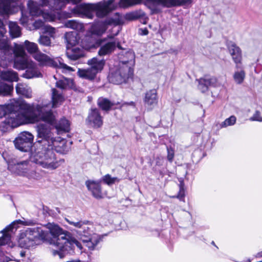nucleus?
<instances>
[{
    "instance_id": "1",
    "label": "nucleus",
    "mask_w": 262,
    "mask_h": 262,
    "mask_svg": "<svg viewBox=\"0 0 262 262\" xmlns=\"http://www.w3.org/2000/svg\"><path fill=\"white\" fill-rule=\"evenodd\" d=\"M4 116H6L5 119L0 125L3 132L24 124L40 120L52 124L54 120V116L47 104H30L16 100L0 105V118Z\"/></svg>"
},
{
    "instance_id": "2",
    "label": "nucleus",
    "mask_w": 262,
    "mask_h": 262,
    "mask_svg": "<svg viewBox=\"0 0 262 262\" xmlns=\"http://www.w3.org/2000/svg\"><path fill=\"white\" fill-rule=\"evenodd\" d=\"M36 131V148L31 151L30 160L43 168H57L64 162V160L57 158L54 149L61 152L56 148L58 143L63 142V140L60 137H55L51 127L45 124H38Z\"/></svg>"
},
{
    "instance_id": "3",
    "label": "nucleus",
    "mask_w": 262,
    "mask_h": 262,
    "mask_svg": "<svg viewBox=\"0 0 262 262\" xmlns=\"http://www.w3.org/2000/svg\"><path fill=\"white\" fill-rule=\"evenodd\" d=\"M45 227L49 230L51 237H48L47 233V239L50 245L57 247V250H53L52 254L55 256L59 255L60 258L64 256V252L68 251V249L72 248L75 245L80 249H82L81 244L74 237L71 236V234L63 230L59 226L54 223H49L45 225Z\"/></svg>"
},
{
    "instance_id": "4",
    "label": "nucleus",
    "mask_w": 262,
    "mask_h": 262,
    "mask_svg": "<svg viewBox=\"0 0 262 262\" xmlns=\"http://www.w3.org/2000/svg\"><path fill=\"white\" fill-rule=\"evenodd\" d=\"M66 222L76 229L77 233L80 236L84 246L90 250H94L102 240V236L94 233L92 229L93 225L87 221H78L68 216Z\"/></svg>"
},
{
    "instance_id": "5",
    "label": "nucleus",
    "mask_w": 262,
    "mask_h": 262,
    "mask_svg": "<svg viewBox=\"0 0 262 262\" xmlns=\"http://www.w3.org/2000/svg\"><path fill=\"white\" fill-rule=\"evenodd\" d=\"M114 0H103L96 4H81L75 6L72 12L76 16L92 19L96 13L98 17H103L114 8Z\"/></svg>"
},
{
    "instance_id": "6",
    "label": "nucleus",
    "mask_w": 262,
    "mask_h": 262,
    "mask_svg": "<svg viewBox=\"0 0 262 262\" xmlns=\"http://www.w3.org/2000/svg\"><path fill=\"white\" fill-rule=\"evenodd\" d=\"M126 56L129 60L123 61L115 71L111 73L108 76L110 82L119 84L125 82L133 74V70L128 64L131 65L134 63L135 55L132 52H128Z\"/></svg>"
},
{
    "instance_id": "7",
    "label": "nucleus",
    "mask_w": 262,
    "mask_h": 262,
    "mask_svg": "<svg viewBox=\"0 0 262 262\" xmlns=\"http://www.w3.org/2000/svg\"><path fill=\"white\" fill-rule=\"evenodd\" d=\"M8 169L11 172L18 176L26 177L29 179L37 180L39 174L31 169L28 161H23L16 163L9 162Z\"/></svg>"
},
{
    "instance_id": "8",
    "label": "nucleus",
    "mask_w": 262,
    "mask_h": 262,
    "mask_svg": "<svg viewBox=\"0 0 262 262\" xmlns=\"http://www.w3.org/2000/svg\"><path fill=\"white\" fill-rule=\"evenodd\" d=\"M24 48L21 45H17L13 49L8 40L0 41V51L3 58L8 62L12 61L14 57L27 56Z\"/></svg>"
},
{
    "instance_id": "9",
    "label": "nucleus",
    "mask_w": 262,
    "mask_h": 262,
    "mask_svg": "<svg viewBox=\"0 0 262 262\" xmlns=\"http://www.w3.org/2000/svg\"><path fill=\"white\" fill-rule=\"evenodd\" d=\"M32 56L36 60L39 62L41 65H47L58 68L62 69L63 72H64L75 71L73 68L67 66L60 60H58V62H57L50 58L47 55L41 53L39 50L35 53Z\"/></svg>"
},
{
    "instance_id": "10",
    "label": "nucleus",
    "mask_w": 262,
    "mask_h": 262,
    "mask_svg": "<svg viewBox=\"0 0 262 262\" xmlns=\"http://www.w3.org/2000/svg\"><path fill=\"white\" fill-rule=\"evenodd\" d=\"M34 136L28 132H23L19 134L14 141L16 149L23 152L29 151L32 146Z\"/></svg>"
},
{
    "instance_id": "11",
    "label": "nucleus",
    "mask_w": 262,
    "mask_h": 262,
    "mask_svg": "<svg viewBox=\"0 0 262 262\" xmlns=\"http://www.w3.org/2000/svg\"><path fill=\"white\" fill-rule=\"evenodd\" d=\"M106 39H99L96 41L95 43H91L85 46L84 48L86 50L92 48H96L100 47L98 51L99 56L107 55L112 53L116 48V42L115 41H110L105 42Z\"/></svg>"
},
{
    "instance_id": "12",
    "label": "nucleus",
    "mask_w": 262,
    "mask_h": 262,
    "mask_svg": "<svg viewBox=\"0 0 262 262\" xmlns=\"http://www.w3.org/2000/svg\"><path fill=\"white\" fill-rule=\"evenodd\" d=\"M20 223L24 225H32L34 224V222L32 220L24 221L21 220H17L13 222L11 224L6 227L1 232L4 233L3 236L0 237V246L7 244L11 240V235L8 232H13V229L17 228L16 224Z\"/></svg>"
},
{
    "instance_id": "13",
    "label": "nucleus",
    "mask_w": 262,
    "mask_h": 262,
    "mask_svg": "<svg viewBox=\"0 0 262 262\" xmlns=\"http://www.w3.org/2000/svg\"><path fill=\"white\" fill-rule=\"evenodd\" d=\"M28 237L37 242L39 239H47V232L43 231L40 227H36L27 228L21 232Z\"/></svg>"
},
{
    "instance_id": "14",
    "label": "nucleus",
    "mask_w": 262,
    "mask_h": 262,
    "mask_svg": "<svg viewBox=\"0 0 262 262\" xmlns=\"http://www.w3.org/2000/svg\"><path fill=\"white\" fill-rule=\"evenodd\" d=\"M50 0H39V6L41 7L49 6L52 10H58L64 8L67 4L71 2L77 3L78 0H53V4H50Z\"/></svg>"
},
{
    "instance_id": "15",
    "label": "nucleus",
    "mask_w": 262,
    "mask_h": 262,
    "mask_svg": "<svg viewBox=\"0 0 262 262\" xmlns=\"http://www.w3.org/2000/svg\"><path fill=\"white\" fill-rule=\"evenodd\" d=\"M36 2L30 0L28 3V7L29 10L30 14L32 16H38L42 15L46 21H50L51 20L49 14L43 13L39 8Z\"/></svg>"
},
{
    "instance_id": "16",
    "label": "nucleus",
    "mask_w": 262,
    "mask_h": 262,
    "mask_svg": "<svg viewBox=\"0 0 262 262\" xmlns=\"http://www.w3.org/2000/svg\"><path fill=\"white\" fill-rule=\"evenodd\" d=\"M228 50L233 60L236 64V68L237 69H240V64L242 63V59L241 50L233 43L228 46Z\"/></svg>"
},
{
    "instance_id": "17",
    "label": "nucleus",
    "mask_w": 262,
    "mask_h": 262,
    "mask_svg": "<svg viewBox=\"0 0 262 262\" xmlns=\"http://www.w3.org/2000/svg\"><path fill=\"white\" fill-rule=\"evenodd\" d=\"M88 120L93 127L98 128L103 124L102 117L97 108H92L89 112Z\"/></svg>"
},
{
    "instance_id": "18",
    "label": "nucleus",
    "mask_w": 262,
    "mask_h": 262,
    "mask_svg": "<svg viewBox=\"0 0 262 262\" xmlns=\"http://www.w3.org/2000/svg\"><path fill=\"white\" fill-rule=\"evenodd\" d=\"M25 69H26V70L22 75V76L25 78L31 79L42 77V74L38 70L36 64L32 60Z\"/></svg>"
},
{
    "instance_id": "19",
    "label": "nucleus",
    "mask_w": 262,
    "mask_h": 262,
    "mask_svg": "<svg viewBox=\"0 0 262 262\" xmlns=\"http://www.w3.org/2000/svg\"><path fill=\"white\" fill-rule=\"evenodd\" d=\"M85 184L94 197L98 199L102 198L101 188L99 182L88 181Z\"/></svg>"
},
{
    "instance_id": "20",
    "label": "nucleus",
    "mask_w": 262,
    "mask_h": 262,
    "mask_svg": "<svg viewBox=\"0 0 262 262\" xmlns=\"http://www.w3.org/2000/svg\"><path fill=\"white\" fill-rule=\"evenodd\" d=\"M84 55L83 50L78 47H67L66 55L71 60H76L82 57Z\"/></svg>"
},
{
    "instance_id": "21",
    "label": "nucleus",
    "mask_w": 262,
    "mask_h": 262,
    "mask_svg": "<svg viewBox=\"0 0 262 262\" xmlns=\"http://www.w3.org/2000/svg\"><path fill=\"white\" fill-rule=\"evenodd\" d=\"M54 127L58 135H62L70 131V123L68 120L63 117L55 122Z\"/></svg>"
},
{
    "instance_id": "22",
    "label": "nucleus",
    "mask_w": 262,
    "mask_h": 262,
    "mask_svg": "<svg viewBox=\"0 0 262 262\" xmlns=\"http://www.w3.org/2000/svg\"><path fill=\"white\" fill-rule=\"evenodd\" d=\"M13 60V68L18 70L25 69L32 61L28 58L27 56L15 57Z\"/></svg>"
},
{
    "instance_id": "23",
    "label": "nucleus",
    "mask_w": 262,
    "mask_h": 262,
    "mask_svg": "<svg viewBox=\"0 0 262 262\" xmlns=\"http://www.w3.org/2000/svg\"><path fill=\"white\" fill-rule=\"evenodd\" d=\"M144 102L151 108L154 107L158 103L157 91L155 89L148 91L145 96Z\"/></svg>"
},
{
    "instance_id": "24",
    "label": "nucleus",
    "mask_w": 262,
    "mask_h": 262,
    "mask_svg": "<svg viewBox=\"0 0 262 262\" xmlns=\"http://www.w3.org/2000/svg\"><path fill=\"white\" fill-rule=\"evenodd\" d=\"M105 62L104 59H99L97 57H94L88 60V64L90 66V68L97 74L102 70Z\"/></svg>"
},
{
    "instance_id": "25",
    "label": "nucleus",
    "mask_w": 262,
    "mask_h": 262,
    "mask_svg": "<svg viewBox=\"0 0 262 262\" xmlns=\"http://www.w3.org/2000/svg\"><path fill=\"white\" fill-rule=\"evenodd\" d=\"M16 93L27 98H30L32 96V92L31 88L28 85L18 83L15 87Z\"/></svg>"
},
{
    "instance_id": "26",
    "label": "nucleus",
    "mask_w": 262,
    "mask_h": 262,
    "mask_svg": "<svg viewBox=\"0 0 262 262\" xmlns=\"http://www.w3.org/2000/svg\"><path fill=\"white\" fill-rule=\"evenodd\" d=\"M1 79L8 82L17 81L18 76L17 73L13 70H3L0 72Z\"/></svg>"
},
{
    "instance_id": "27",
    "label": "nucleus",
    "mask_w": 262,
    "mask_h": 262,
    "mask_svg": "<svg viewBox=\"0 0 262 262\" xmlns=\"http://www.w3.org/2000/svg\"><path fill=\"white\" fill-rule=\"evenodd\" d=\"M18 242L20 247L27 249L36 244V242L22 233L20 234Z\"/></svg>"
},
{
    "instance_id": "28",
    "label": "nucleus",
    "mask_w": 262,
    "mask_h": 262,
    "mask_svg": "<svg viewBox=\"0 0 262 262\" xmlns=\"http://www.w3.org/2000/svg\"><path fill=\"white\" fill-rule=\"evenodd\" d=\"M52 107H56L61 104L64 100L62 94L55 89H52Z\"/></svg>"
},
{
    "instance_id": "29",
    "label": "nucleus",
    "mask_w": 262,
    "mask_h": 262,
    "mask_svg": "<svg viewBox=\"0 0 262 262\" xmlns=\"http://www.w3.org/2000/svg\"><path fill=\"white\" fill-rule=\"evenodd\" d=\"M77 74L80 77L91 80L94 79L97 75L91 68L87 69H78Z\"/></svg>"
},
{
    "instance_id": "30",
    "label": "nucleus",
    "mask_w": 262,
    "mask_h": 262,
    "mask_svg": "<svg viewBox=\"0 0 262 262\" xmlns=\"http://www.w3.org/2000/svg\"><path fill=\"white\" fill-rule=\"evenodd\" d=\"M17 0H1L0 7L7 13H11L16 5Z\"/></svg>"
},
{
    "instance_id": "31",
    "label": "nucleus",
    "mask_w": 262,
    "mask_h": 262,
    "mask_svg": "<svg viewBox=\"0 0 262 262\" xmlns=\"http://www.w3.org/2000/svg\"><path fill=\"white\" fill-rule=\"evenodd\" d=\"M56 86L61 90L72 89L74 86L72 79L63 78L56 82Z\"/></svg>"
},
{
    "instance_id": "32",
    "label": "nucleus",
    "mask_w": 262,
    "mask_h": 262,
    "mask_svg": "<svg viewBox=\"0 0 262 262\" xmlns=\"http://www.w3.org/2000/svg\"><path fill=\"white\" fill-rule=\"evenodd\" d=\"M153 3L162 5L164 7H171L175 6H180L182 3L181 0H150Z\"/></svg>"
},
{
    "instance_id": "33",
    "label": "nucleus",
    "mask_w": 262,
    "mask_h": 262,
    "mask_svg": "<svg viewBox=\"0 0 262 262\" xmlns=\"http://www.w3.org/2000/svg\"><path fill=\"white\" fill-rule=\"evenodd\" d=\"M105 20L103 23H99L93 25L91 28V32L92 34L101 35L103 34L107 29Z\"/></svg>"
},
{
    "instance_id": "34",
    "label": "nucleus",
    "mask_w": 262,
    "mask_h": 262,
    "mask_svg": "<svg viewBox=\"0 0 262 262\" xmlns=\"http://www.w3.org/2000/svg\"><path fill=\"white\" fill-rule=\"evenodd\" d=\"M12 84H8L3 82H0V96H10L13 92Z\"/></svg>"
},
{
    "instance_id": "35",
    "label": "nucleus",
    "mask_w": 262,
    "mask_h": 262,
    "mask_svg": "<svg viewBox=\"0 0 262 262\" xmlns=\"http://www.w3.org/2000/svg\"><path fill=\"white\" fill-rule=\"evenodd\" d=\"M65 26L78 31H83L84 30L83 24L75 20H68L65 23Z\"/></svg>"
},
{
    "instance_id": "36",
    "label": "nucleus",
    "mask_w": 262,
    "mask_h": 262,
    "mask_svg": "<svg viewBox=\"0 0 262 262\" xmlns=\"http://www.w3.org/2000/svg\"><path fill=\"white\" fill-rule=\"evenodd\" d=\"M9 28L10 34L12 38L18 37L20 36V28L15 22H10Z\"/></svg>"
},
{
    "instance_id": "37",
    "label": "nucleus",
    "mask_w": 262,
    "mask_h": 262,
    "mask_svg": "<svg viewBox=\"0 0 262 262\" xmlns=\"http://www.w3.org/2000/svg\"><path fill=\"white\" fill-rule=\"evenodd\" d=\"M76 33H66L65 35L66 39L68 43L67 47L76 46L79 40L77 37Z\"/></svg>"
},
{
    "instance_id": "38",
    "label": "nucleus",
    "mask_w": 262,
    "mask_h": 262,
    "mask_svg": "<svg viewBox=\"0 0 262 262\" xmlns=\"http://www.w3.org/2000/svg\"><path fill=\"white\" fill-rule=\"evenodd\" d=\"M123 23V19L119 14L116 13L115 15L112 17L108 18L105 20V23L108 25H115L117 26Z\"/></svg>"
},
{
    "instance_id": "39",
    "label": "nucleus",
    "mask_w": 262,
    "mask_h": 262,
    "mask_svg": "<svg viewBox=\"0 0 262 262\" xmlns=\"http://www.w3.org/2000/svg\"><path fill=\"white\" fill-rule=\"evenodd\" d=\"M24 47L27 51L32 55L39 50L38 46L36 43L30 42L28 40H26L24 42Z\"/></svg>"
},
{
    "instance_id": "40",
    "label": "nucleus",
    "mask_w": 262,
    "mask_h": 262,
    "mask_svg": "<svg viewBox=\"0 0 262 262\" xmlns=\"http://www.w3.org/2000/svg\"><path fill=\"white\" fill-rule=\"evenodd\" d=\"M239 69H241L240 71L235 72L233 75V79L235 82L238 84L243 82L246 76L245 72L242 69L241 67Z\"/></svg>"
},
{
    "instance_id": "41",
    "label": "nucleus",
    "mask_w": 262,
    "mask_h": 262,
    "mask_svg": "<svg viewBox=\"0 0 262 262\" xmlns=\"http://www.w3.org/2000/svg\"><path fill=\"white\" fill-rule=\"evenodd\" d=\"M99 106L103 110L108 111L113 105V104L106 98H100L98 100Z\"/></svg>"
},
{
    "instance_id": "42",
    "label": "nucleus",
    "mask_w": 262,
    "mask_h": 262,
    "mask_svg": "<svg viewBox=\"0 0 262 262\" xmlns=\"http://www.w3.org/2000/svg\"><path fill=\"white\" fill-rule=\"evenodd\" d=\"M144 15V12L141 11H134L130 13H127L125 15V18L129 20H135Z\"/></svg>"
},
{
    "instance_id": "43",
    "label": "nucleus",
    "mask_w": 262,
    "mask_h": 262,
    "mask_svg": "<svg viewBox=\"0 0 262 262\" xmlns=\"http://www.w3.org/2000/svg\"><path fill=\"white\" fill-rule=\"evenodd\" d=\"M102 180L107 185L110 186L116 183H118L120 179L117 177H112L109 174H107L102 177Z\"/></svg>"
},
{
    "instance_id": "44",
    "label": "nucleus",
    "mask_w": 262,
    "mask_h": 262,
    "mask_svg": "<svg viewBox=\"0 0 262 262\" xmlns=\"http://www.w3.org/2000/svg\"><path fill=\"white\" fill-rule=\"evenodd\" d=\"M39 43L42 46L49 47L51 45V40L49 37L46 35H41L38 39Z\"/></svg>"
},
{
    "instance_id": "45",
    "label": "nucleus",
    "mask_w": 262,
    "mask_h": 262,
    "mask_svg": "<svg viewBox=\"0 0 262 262\" xmlns=\"http://www.w3.org/2000/svg\"><path fill=\"white\" fill-rule=\"evenodd\" d=\"M141 0H120V6L125 8L139 3Z\"/></svg>"
},
{
    "instance_id": "46",
    "label": "nucleus",
    "mask_w": 262,
    "mask_h": 262,
    "mask_svg": "<svg viewBox=\"0 0 262 262\" xmlns=\"http://www.w3.org/2000/svg\"><path fill=\"white\" fill-rule=\"evenodd\" d=\"M236 121V118L234 116H231L229 118H227L221 124L222 127H226L228 126L234 125Z\"/></svg>"
},
{
    "instance_id": "47",
    "label": "nucleus",
    "mask_w": 262,
    "mask_h": 262,
    "mask_svg": "<svg viewBox=\"0 0 262 262\" xmlns=\"http://www.w3.org/2000/svg\"><path fill=\"white\" fill-rule=\"evenodd\" d=\"M208 87L209 86L205 78H201L199 79L198 88L202 92L204 93L207 91L208 90Z\"/></svg>"
},
{
    "instance_id": "48",
    "label": "nucleus",
    "mask_w": 262,
    "mask_h": 262,
    "mask_svg": "<svg viewBox=\"0 0 262 262\" xmlns=\"http://www.w3.org/2000/svg\"><path fill=\"white\" fill-rule=\"evenodd\" d=\"M209 86L216 87L218 85L217 79L215 77L205 78Z\"/></svg>"
},
{
    "instance_id": "49",
    "label": "nucleus",
    "mask_w": 262,
    "mask_h": 262,
    "mask_svg": "<svg viewBox=\"0 0 262 262\" xmlns=\"http://www.w3.org/2000/svg\"><path fill=\"white\" fill-rule=\"evenodd\" d=\"M44 32L48 33L51 37H54L55 33V29L50 26L46 25L43 28Z\"/></svg>"
},
{
    "instance_id": "50",
    "label": "nucleus",
    "mask_w": 262,
    "mask_h": 262,
    "mask_svg": "<svg viewBox=\"0 0 262 262\" xmlns=\"http://www.w3.org/2000/svg\"><path fill=\"white\" fill-rule=\"evenodd\" d=\"M6 33V30L5 28L4 24L3 21L0 19V41H2L4 40H8L7 38H3L4 37L5 34Z\"/></svg>"
},
{
    "instance_id": "51",
    "label": "nucleus",
    "mask_w": 262,
    "mask_h": 262,
    "mask_svg": "<svg viewBox=\"0 0 262 262\" xmlns=\"http://www.w3.org/2000/svg\"><path fill=\"white\" fill-rule=\"evenodd\" d=\"M249 120L252 121H256L261 122L262 117H261L260 115V112L259 111H256L253 115L251 118H250Z\"/></svg>"
},
{
    "instance_id": "52",
    "label": "nucleus",
    "mask_w": 262,
    "mask_h": 262,
    "mask_svg": "<svg viewBox=\"0 0 262 262\" xmlns=\"http://www.w3.org/2000/svg\"><path fill=\"white\" fill-rule=\"evenodd\" d=\"M45 26L44 21L41 19L36 20L33 23V26L36 29H39L41 28L43 29Z\"/></svg>"
},
{
    "instance_id": "53",
    "label": "nucleus",
    "mask_w": 262,
    "mask_h": 262,
    "mask_svg": "<svg viewBox=\"0 0 262 262\" xmlns=\"http://www.w3.org/2000/svg\"><path fill=\"white\" fill-rule=\"evenodd\" d=\"M167 159L169 161L172 162L174 157V150L171 147H167Z\"/></svg>"
},
{
    "instance_id": "54",
    "label": "nucleus",
    "mask_w": 262,
    "mask_h": 262,
    "mask_svg": "<svg viewBox=\"0 0 262 262\" xmlns=\"http://www.w3.org/2000/svg\"><path fill=\"white\" fill-rule=\"evenodd\" d=\"M20 24H21L23 25H25V24H27V23L28 21V18L27 17H25L23 16L20 19Z\"/></svg>"
},
{
    "instance_id": "55",
    "label": "nucleus",
    "mask_w": 262,
    "mask_h": 262,
    "mask_svg": "<svg viewBox=\"0 0 262 262\" xmlns=\"http://www.w3.org/2000/svg\"><path fill=\"white\" fill-rule=\"evenodd\" d=\"M119 31V30H117V31L116 33L115 34H114V35H108V38H113L114 36H116V35H117L118 34Z\"/></svg>"
},
{
    "instance_id": "56",
    "label": "nucleus",
    "mask_w": 262,
    "mask_h": 262,
    "mask_svg": "<svg viewBox=\"0 0 262 262\" xmlns=\"http://www.w3.org/2000/svg\"><path fill=\"white\" fill-rule=\"evenodd\" d=\"M25 254H26V253L25 251H21L20 252V255L21 256V257H24L25 256Z\"/></svg>"
},
{
    "instance_id": "57",
    "label": "nucleus",
    "mask_w": 262,
    "mask_h": 262,
    "mask_svg": "<svg viewBox=\"0 0 262 262\" xmlns=\"http://www.w3.org/2000/svg\"><path fill=\"white\" fill-rule=\"evenodd\" d=\"M177 198H179L180 200L183 198V194L180 195V194L178 195Z\"/></svg>"
},
{
    "instance_id": "58",
    "label": "nucleus",
    "mask_w": 262,
    "mask_h": 262,
    "mask_svg": "<svg viewBox=\"0 0 262 262\" xmlns=\"http://www.w3.org/2000/svg\"><path fill=\"white\" fill-rule=\"evenodd\" d=\"M147 33H148V31L147 30H146V29L144 30V32H143V34L144 35H146V34H147Z\"/></svg>"
},
{
    "instance_id": "59",
    "label": "nucleus",
    "mask_w": 262,
    "mask_h": 262,
    "mask_svg": "<svg viewBox=\"0 0 262 262\" xmlns=\"http://www.w3.org/2000/svg\"><path fill=\"white\" fill-rule=\"evenodd\" d=\"M129 104L130 105H134V102H130Z\"/></svg>"
},
{
    "instance_id": "60",
    "label": "nucleus",
    "mask_w": 262,
    "mask_h": 262,
    "mask_svg": "<svg viewBox=\"0 0 262 262\" xmlns=\"http://www.w3.org/2000/svg\"><path fill=\"white\" fill-rule=\"evenodd\" d=\"M212 244L214 245V242H212Z\"/></svg>"
},
{
    "instance_id": "61",
    "label": "nucleus",
    "mask_w": 262,
    "mask_h": 262,
    "mask_svg": "<svg viewBox=\"0 0 262 262\" xmlns=\"http://www.w3.org/2000/svg\"><path fill=\"white\" fill-rule=\"evenodd\" d=\"M249 262H250V261Z\"/></svg>"
}]
</instances>
